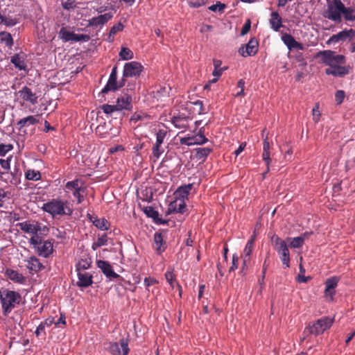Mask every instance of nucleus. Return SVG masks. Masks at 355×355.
Segmentation results:
<instances>
[{"instance_id": "39", "label": "nucleus", "mask_w": 355, "mask_h": 355, "mask_svg": "<svg viewBox=\"0 0 355 355\" xmlns=\"http://www.w3.org/2000/svg\"><path fill=\"white\" fill-rule=\"evenodd\" d=\"M91 263L90 259H81L76 264V270L84 271L88 269L90 267Z\"/></svg>"}, {"instance_id": "6", "label": "nucleus", "mask_w": 355, "mask_h": 355, "mask_svg": "<svg viewBox=\"0 0 355 355\" xmlns=\"http://www.w3.org/2000/svg\"><path fill=\"white\" fill-rule=\"evenodd\" d=\"M345 9V5L340 0H333L328 3L327 9L324 11L323 16L336 22L341 21V14Z\"/></svg>"}, {"instance_id": "55", "label": "nucleus", "mask_w": 355, "mask_h": 355, "mask_svg": "<svg viewBox=\"0 0 355 355\" xmlns=\"http://www.w3.org/2000/svg\"><path fill=\"white\" fill-rule=\"evenodd\" d=\"M225 6L220 2H217L216 4L211 5L209 7V9L213 12H221L224 10Z\"/></svg>"}, {"instance_id": "59", "label": "nucleus", "mask_w": 355, "mask_h": 355, "mask_svg": "<svg viewBox=\"0 0 355 355\" xmlns=\"http://www.w3.org/2000/svg\"><path fill=\"white\" fill-rule=\"evenodd\" d=\"M250 27H251L250 20L248 19L247 21L244 24V25L242 27V29L241 31V35H245V34H247L249 32Z\"/></svg>"}, {"instance_id": "19", "label": "nucleus", "mask_w": 355, "mask_h": 355, "mask_svg": "<svg viewBox=\"0 0 355 355\" xmlns=\"http://www.w3.org/2000/svg\"><path fill=\"white\" fill-rule=\"evenodd\" d=\"M132 96L128 94L118 97L115 104L116 110H130L132 107Z\"/></svg>"}, {"instance_id": "47", "label": "nucleus", "mask_w": 355, "mask_h": 355, "mask_svg": "<svg viewBox=\"0 0 355 355\" xmlns=\"http://www.w3.org/2000/svg\"><path fill=\"white\" fill-rule=\"evenodd\" d=\"M164 151V150L162 148V146L154 144L152 148V153L153 157L155 158V162L160 157Z\"/></svg>"}, {"instance_id": "25", "label": "nucleus", "mask_w": 355, "mask_h": 355, "mask_svg": "<svg viewBox=\"0 0 355 355\" xmlns=\"http://www.w3.org/2000/svg\"><path fill=\"white\" fill-rule=\"evenodd\" d=\"M78 272V280L76 283L77 286L79 287H88L90 286L92 281V275L86 272L85 271H77Z\"/></svg>"}, {"instance_id": "43", "label": "nucleus", "mask_w": 355, "mask_h": 355, "mask_svg": "<svg viewBox=\"0 0 355 355\" xmlns=\"http://www.w3.org/2000/svg\"><path fill=\"white\" fill-rule=\"evenodd\" d=\"M288 240H290L289 245L292 248H300L302 247L304 244L303 239L300 236L294 237L292 239L288 238Z\"/></svg>"}, {"instance_id": "52", "label": "nucleus", "mask_w": 355, "mask_h": 355, "mask_svg": "<svg viewBox=\"0 0 355 355\" xmlns=\"http://www.w3.org/2000/svg\"><path fill=\"white\" fill-rule=\"evenodd\" d=\"M312 113H313V120L315 123H318L320 120V117L321 115V113L319 110V104L318 103L315 104V106L313 107V108L312 110Z\"/></svg>"}, {"instance_id": "35", "label": "nucleus", "mask_w": 355, "mask_h": 355, "mask_svg": "<svg viewBox=\"0 0 355 355\" xmlns=\"http://www.w3.org/2000/svg\"><path fill=\"white\" fill-rule=\"evenodd\" d=\"M196 157L199 160H205L209 153L212 151V148L209 147L198 148L196 149Z\"/></svg>"}, {"instance_id": "3", "label": "nucleus", "mask_w": 355, "mask_h": 355, "mask_svg": "<svg viewBox=\"0 0 355 355\" xmlns=\"http://www.w3.org/2000/svg\"><path fill=\"white\" fill-rule=\"evenodd\" d=\"M21 295L15 291L4 290L0 293V302L3 315L8 316L21 302Z\"/></svg>"}, {"instance_id": "9", "label": "nucleus", "mask_w": 355, "mask_h": 355, "mask_svg": "<svg viewBox=\"0 0 355 355\" xmlns=\"http://www.w3.org/2000/svg\"><path fill=\"white\" fill-rule=\"evenodd\" d=\"M117 67L115 66L112 68L109 79L105 86L102 89L101 93L105 94L110 91H116L119 88L122 87L125 85V79L123 78L120 80L119 83H117Z\"/></svg>"}, {"instance_id": "18", "label": "nucleus", "mask_w": 355, "mask_h": 355, "mask_svg": "<svg viewBox=\"0 0 355 355\" xmlns=\"http://www.w3.org/2000/svg\"><path fill=\"white\" fill-rule=\"evenodd\" d=\"M187 210L186 202H183L182 200H178L175 198L174 200L171 202L168 205V207L166 214L167 215L174 214V213H180L184 214Z\"/></svg>"}, {"instance_id": "29", "label": "nucleus", "mask_w": 355, "mask_h": 355, "mask_svg": "<svg viewBox=\"0 0 355 355\" xmlns=\"http://www.w3.org/2000/svg\"><path fill=\"white\" fill-rule=\"evenodd\" d=\"M192 189V184H189L184 186L180 187L175 192V198L178 200H182L185 202V199H187L189 192Z\"/></svg>"}, {"instance_id": "60", "label": "nucleus", "mask_w": 355, "mask_h": 355, "mask_svg": "<svg viewBox=\"0 0 355 355\" xmlns=\"http://www.w3.org/2000/svg\"><path fill=\"white\" fill-rule=\"evenodd\" d=\"M238 261H239V257L236 254H234L232 256V266L230 268L229 271L232 272L234 271L238 268Z\"/></svg>"}, {"instance_id": "51", "label": "nucleus", "mask_w": 355, "mask_h": 355, "mask_svg": "<svg viewBox=\"0 0 355 355\" xmlns=\"http://www.w3.org/2000/svg\"><path fill=\"white\" fill-rule=\"evenodd\" d=\"M165 278L166 281L168 282V284L173 287L174 285V280H175V275L173 274V269H168L166 273H165Z\"/></svg>"}, {"instance_id": "34", "label": "nucleus", "mask_w": 355, "mask_h": 355, "mask_svg": "<svg viewBox=\"0 0 355 355\" xmlns=\"http://www.w3.org/2000/svg\"><path fill=\"white\" fill-rule=\"evenodd\" d=\"M6 274L9 279L15 282L23 283L25 281V277L16 270H7Z\"/></svg>"}, {"instance_id": "22", "label": "nucleus", "mask_w": 355, "mask_h": 355, "mask_svg": "<svg viewBox=\"0 0 355 355\" xmlns=\"http://www.w3.org/2000/svg\"><path fill=\"white\" fill-rule=\"evenodd\" d=\"M10 62L19 71H26L27 64L24 53H15L10 58Z\"/></svg>"}, {"instance_id": "36", "label": "nucleus", "mask_w": 355, "mask_h": 355, "mask_svg": "<svg viewBox=\"0 0 355 355\" xmlns=\"http://www.w3.org/2000/svg\"><path fill=\"white\" fill-rule=\"evenodd\" d=\"M41 173L39 171L28 169L25 172V178L28 180L37 181L41 179Z\"/></svg>"}, {"instance_id": "7", "label": "nucleus", "mask_w": 355, "mask_h": 355, "mask_svg": "<svg viewBox=\"0 0 355 355\" xmlns=\"http://www.w3.org/2000/svg\"><path fill=\"white\" fill-rule=\"evenodd\" d=\"M84 190L85 189L83 187V183L79 179L67 182L64 187V191L67 193V197L70 198V194H71L77 199L78 204H80L84 200V196L83 194Z\"/></svg>"}, {"instance_id": "33", "label": "nucleus", "mask_w": 355, "mask_h": 355, "mask_svg": "<svg viewBox=\"0 0 355 355\" xmlns=\"http://www.w3.org/2000/svg\"><path fill=\"white\" fill-rule=\"evenodd\" d=\"M0 42L9 49H11L13 46V39L11 34L6 31L0 32Z\"/></svg>"}, {"instance_id": "64", "label": "nucleus", "mask_w": 355, "mask_h": 355, "mask_svg": "<svg viewBox=\"0 0 355 355\" xmlns=\"http://www.w3.org/2000/svg\"><path fill=\"white\" fill-rule=\"evenodd\" d=\"M157 283V280L153 278L146 277L144 279V285L148 288L155 284Z\"/></svg>"}, {"instance_id": "32", "label": "nucleus", "mask_w": 355, "mask_h": 355, "mask_svg": "<svg viewBox=\"0 0 355 355\" xmlns=\"http://www.w3.org/2000/svg\"><path fill=\"white\" fill-rule=\"evenodd\" d=\"M125 28V26L121 23L119 22L114 24L111 28L106 38V41L107 42L112 43L114 41L115 35L121 31H123Z\"/></svg>"}, {"instance_id": "40", "label": "nucleus", "mask_w": 355, "mask_h": 355, "mask_svg": "<svg viewBox=\"0 0 355 355\" xmlns=\"http://www.w3.org/2000/svg\"><path fill=\"white\" fill-rule=\"evenodd\" d=\"M214 62V69L212 72V75L214 76V77H218V78H220L223 73V71L225 69H223V68H221L220 66H221V64H222V62L219 60H214L213 61Z\"/></svg>"}, {"instance_id": "48", "label": "nucleus", "mask_w": 355, "mask_h": 355, "mask_svg": "<svg viewBox=\"0 0 355 355\" xmlns=\"http://www.w3.org/2000/svg\"><path fill=\"white\" fill-rule=\"evenodd\" d=\"M154 241L157 245V250L159 252L164 250L162 249V243H163V236L161 233H155L154 235Z\"/></svg>"}, {"instance_id": "42", "label": "nucleus", "mask_w": 355, "mask_h": 355, "mask_svg": "<svg viewBox=\"0 0 355 355\" xmlns=\"http://www.w3.org/2000/svg\"><path fill=\"white\" fill-rule=\"evenodd\" d=\"M149 118V116L141 111L135 112L130 118V121L133 122L143 121Z\"/></svg>"}, {"instance_id": "8", "label": "nucleus", "mask_w": 355, "mask_h": 355, "mask_svg": "<svg viewBox=\"0 0 355 355\" xmlns=\"http://www.w3.org/2000/svg\"><path fill=\"white\" fill-rule=\"evenodd\" d=\"M334 322V320L329 317H322L312 324H309V326L306 328L305 331L306 330L311 334L315 336H318L322 334L327 329H329Z\"/></svg>"}, {"instance_id": "2", "label": "nucleus", "mask_w": 355, "mask_h": 355, "mask_svg": "<svg viewBox=\"0 0 355 355\" xmlns=\"http://www.w3.org/2000/svg\"><path fill=\"white\" fill-rule=\"evenodd\" d=\"M42 209L49 214L53 218L62 216H71L73 210L67 200L59 198H53L43 204Z\"/></svg>"}, {"instance_id": "14", "label": "nucleus", "mask_w": 355, "mask_h": 355, "mask_svg": "<svg viewBox=\"0 0 355 355\" xmlns=\"http://www.w3.org/2000/svg\"><path fill=\"white\" fill-rule=\"evenodd\" d=\"M60 35L61 39L64 42H88L90 40V37L88 35L76 34L73 32L69 31L64 28L60 29Z\"/></svg>"}, {"instance_id": "21", "label": "nucleus", "mask_w": 355, "mask_h": 355, "mask_svg": "<svg viewBox=\"0 0 355 355\" xmlns=\"http://www.w3.org/2000/svg\"><path fill=\"white\" fill-rule=\"evenodd\" d=\"M113 17L111 12L100 15L97 17H92L88 20V26H103Z\"/></svg>"}, {"instance_id": "37", "label": "nucleus", "mask_w": 355, "mask_h": 355, "mask_svg": "<svg viewBox=\"0 0 355 355\" xmlns=\"http://www.w3.org/2000/svg\"><path fill=\"white\" fill-rule=\"evenodd\" d=\"M0 23L7 26H13L17 23L16 18L11 16H5L0 13Z\"/></svg>"}, {"instance_id": "27", "label": "nucleus", "mask_w": 355, "mask_h": 355, "mask_svg": "<svg viewBox=\"0 0 355 355\" xmlns=\"http://www.w3.org/2000/svg\"><path fill=\"white\" fill-rule=\"evenodd\" d=\"M26 267L28 270L37 272L44 268L39 259L33 256L26 260Z\"/></svg>"}, {"instance_id": "57", "label": "nucleus", "mask_w": 355, "mask_h": 355, "mask_svg": "<svg viewBox=\"0 0 355 355\" xmlns=\"http://www.w3.org/2000/svg\"><path fill=\"white\" fill-rule=\"evenodd\" d=\"M207 0H190L189 4L193 8H199L206 3Z\"/></svg>"}, {"instance_id": "16", "label": "nucleus", "mask_w": 355, "mask_h": 355, "mask_svg": "<svg viewBox=\"0 0 355 355\" xmlns=\"http://www.w3.org/2000/svg\"><path fill=\"white\" fill-rule=\"evenodd\" d=\"M207 141V138H206L205 135L201 133V130H200V133L197 135L192 137H185L180 139V144L186 146L202 145Z\"/></svg>"}, {"instance_id": "63", "label": "nucleus", "mask_w": 355, "mask_h": 355, "mask_svg": "<svg viewBox=\"0 0 355 355\" xmlns=\"http://www.w3.org/2000/svg\"><path fill=\"white\" fill-rule=\"evenodd\" d=\"M76 0H67L62 3V6L65 9H70L74 7Z\"/></svg>"}, {"instance_id": "11", "label": "nucleus", "mask_w": 355, "mask_h": 355, "mask_svg": "<svg viewBox=\"0 0 355 355\" xmlns=\"http://www.w3.org/2000/svg\"><path fill=\"white\" fill-rule=\"evenodd\" d=\"M355 38V31L352 28L344 29L337 34L331 35L327 41V44H336L340 42H351Z\"/></svg>"}, {"instance_id": "56", "label": "nucleus", "mask_w": 355, "mask_h": 355, "mask_svg": "<svg viewBox=\"0 0 355 355\" xmlns=\"http://www.w3.org/2000/svg\"><path fill=\"white\" fill-rule=\"evenodd\" d=\"M101 108H102L103 111L107 114H110L114 112V111H117L116 109L115 105L105 104V105H103Z\"/></svg>"}, {"instance_id": "10", "label": "nucleus", "mask_w": 355, "mask_h": 355, "mask_svg": "<svg viewBox=\"0 0 355 355\" xmlns=\"http://www.w3.org/2000/svg\"><path fill=\"white\" fill-rule=\"evenodd\" d=\"M112 355H128L129 353L128 340L122 338L119 343H110L105 347Z\"/></svg>"}, {"instance_id": "44", "label": "nucleus", "mask_w": 355, "mask_h": 355, "mask_svg": "<svg viewBox=\"0 0 355 355\" xmlns=\"http://www.w3.org/2000/svg\"><path fill=\"white\" fill-rule=\"evenodd\" d=\"M282 40L289 50H292V46L295 41V38L290 34L285 33L282 36Z\"/></svg>"}, {"instance_id": "23", "label": "nucleus", "mask_w": 355, "mask_h": 355, "mask_svg": "<svg viewBox=\"0 0 355 355\" xmlns=\"http://www.w3.org/2000/svg\"><path fill=\"white\" fill-rule=\"evenodd\" d=\"M20 97L26 102L30 103L32 105H35L37 102V96L36 94L33 93L29 87L24 86L22 89L19 91Z\"/></svg>"}, {"instance_id": "41", "label": "nucleus", "mask_w": 355, "mask_h": 355, "mask_svg": "<svg viewBox=\"0 0 355 355\" xmlns=\"http://www.w3.org/2000/svg\"><path fill=\"white\" fill-rule=\"evenodd\" d=\"M338 282H339V278L336 276L331 277L330 278L327 279L324 282L326 288L335 290V288L338 286Z\"/></svg>"}, {"instance_id": "45", "label": "nucleus", "mask_w": 355, "mask_h": 355, "mask_svg": "<svg viewBox=\"0 0 355 355\" xmlns=\"http://www.w3.org/2000/svg\"><path fill=\"white\" fill-rule=\"evenodd\" d=\"M282 40L289 50H292V46L295 41V38L290 34L285 33L282 36Z\"/></svg>"}, {"instance_id": "58", "label": "nucleus", "mask_w": 355, "mask_h": 355, "mask_svg": "<svg viewBox=\"0 0 355 355\" xmlns=\"http://www.w3.org/2000/svg\"><path fill=\"white\" fill-rule=\"evenodd\" d=\"M336 293L335 290L328 289L325 288L324 295L328 301L331 302L334 300V296Z\"/></svg>"}, {"instance_id": "1", "label": "nucleus", "mask_w": 355, "mask_h": 355, "mask_svg": "<svg viewBox=\"0 0 355 355\" xmlns=\"http://www.w3.org/2000/svg\"><path fill=\"white\" fill-rule=\"evenodd\" d=\"M322 55L323 63L329 66L325 69L327 75L343 77L349 73V67L344 66L346 63V59L344 55H337L331 51H323Z\"/></svg>"}, {"instance_id": "20", "label": "nucleus", "mask_w": 355, "mask_h": 355, "mask_svg": "<svg viewBox=\"0 0 355 355\" xmlns=\"http://www.w3.org/2000/svg\"><path fill=\"white\" fill-rule=\"evenodd\" d=\"M87 216L89 221L98 230L102 231L109 230L110 224L105 218H98L90 214H87Z\"/></svg>"}, {"instance_id": "30", "label": "nucleus", "mask_w": 355, "mask_h": 355, "mask_svg": "<svg viewBox=\"0 0 355 355\" xmlns=\"http://www.w3.org/2000/svg\"><path fill=\"white\" fill-rule=\"evenodd\" d=\"M270 27L275 31H278L282 26V19L277 12H272L269 19Z\"/></svg>"}, {"instance_id": "49", "label": "nucleus", "mask_w": 355, "mask_h": 355, "mask_svg": "<svg viewBox=\"0 0 355 355\" xmlns=\"http://www.w3.org/2000/svg\"><path fill=\"white\" fill-rule=\"evenodd\" d=\"M166 136V132L164 130H159L156 133V141H155V144L162 146Z\"/></svg>"}, {"instance_id": "26", "label": "nucleus", "mask_w": 355, "mask_h": 355, "mask_svg": "<svg viewBox=\"0 0 355 355\" xmlns=\"http://www.w3.org/2000/svg\"><path fill=\"white\" fill-rule=\"evenodd\" d=\"M144 212L145 214L151 218L153 221L158 225H164L166 223V221L159 217V213L153 207L148 206L144 208Z\"/></svg>"}, {"instance_id": "46", "label": "nucleus", "mask_w": 355, "mask_h": 355, "mask_svg": "<svg viewBox=\"0 0 355 355\" xmlns=\"http://www.w3.org/2000/svg\"><path fill=\"white\" fill-rule=\"evenodd\" d=\"M343 14L344 15L345 19L347 21L355 20V9L350 8H346L343 10Z\"/></svg>"}, {"instance_id": "4", "label": "nucleus", "mask_w": 355, "mask_h": 355, "mask_svg": "<svg viewBox=\"0 0 355 355\" xmlns=\"http://www.w3.org/2000/svg\"><path fill=\"white\" fill-rule=\"evenodd\" d=\"M29 243L38 255L44 258L49 257L53 251L52 242L49 240L43 241L38 236H32Z\"/></svg>"}, {"instance_id": "24", "label": "nucleus", "mask_w": 355, "mask_h": 355, "mask_svg": "<svg viewBox=\"0 0 355 355\" xmlns=\"http://www.w3.org/2000/svg\"><path fill=\"white\" fill-rule=\"evenodd\" d=\"M171 121L175 128L184 130L189 127V118L183 115L173 116Z\"/></svg>"}, {"instance_id": "38", "label": "nucleus", "mask_w": 355, "mask_h": 355, "mask_svg": "<svg viewBox=\"0 0 355 355\" xmlns=\"http://www.w3.org/2000/svg\"><path fill=\"white\" fill-rule=\"evenodd\" d=\"M119 55L123 60H129L134 58L133 52L129 48L123 46L121 47Z\"/></svg>"}, {"instance_id": "5", "label": "nucleus", "mask_w": 355, "mask_h": 355, "mask_svg": "<svg viewBox=\"0 0 355 355\" xmlns=\"http://www.w3.org/2000/svg\"><path fill=\"white\" fill-rule=\"evenodd\" d=\"M272 241L274 243V249L277 252L283 266L289 268L291 259L286 242L277 236L272 237Z\"/></svg>"}, {"instance_id": "13", "label": "nucleus", "mask_w": 355, "mask_h": 355, "mask_svg": "<svg viewBox=\"0 0 355 355\" xmlns=\"http://www.w3.org/2000/svg\"><path fill=\"white\" fill-rule=\"evenodd\" d=\"M20 230L25 233L33 234L36 236L39 232H42L46 227L43 228L42 224L37 221H24L17 224Z\"/></svg>"}, {"instance_id": "28", "label": "nucleus", "mask_w": 355, "mask_h": 355, "mask_svg": "<svg viewBox=\"0 0 355 355\" xmlns=\"http://www.w3.org/2000/svg\"><path fill=\"white\" fill-rule=\"evenodd\" d=\"M39 122L37 116L30 115L23 119H21L17 123V125L19 130H21L25 127H28L35 125Z\"/></svg>"}, {"instance_id": "62", "label": "nucleus", "mask_w": 355, "mask_h": 355, "mask_svg": "<svg viewBox=\"0 0 355 355\" xmlns=\"http://www.w3.org/2000/svg\"><path fill=\"white\" fill-rule=\"evenodd\" d=\"M10 158H8L7 159H0V164L1 167L5 170H9L10 168Z\"/></svg>"}, {"instance_id": "12", "label": "nucleus", "mask_w": 355, "mask_h": 355, "mask_svg": "<svg viewBox=\"0 0 355 355\" xmlns=\"http://www.w3.org/2000/svg\"><path fill=\"white\" fill-rule=\"evenodd\" d=\"M143 69V66L138 62L132 61L127 62L123 67V77L125 78L139 76Z\"/></svg>"}, {"instance_id": "54", "label": "nucleus", "mask_w": 355, "mask_h": 355, "mask_svg": "<svg viewBox=\"0 0 355 355\" xmlns=\"http://www.w3.org/2000/svg\"><path fill=\"white\" fill-rule=\"evenodd\" d=\"M345 96V92L343 90H338L335 94V100L337 104H340L343 103Z\"/></svg>"}, {"instance_id": "50", "label": "nucleus", "mask_w": 355, "mask_h": 355, "mask_svg": "<svg viewBox=\"0 0 355 355\" xmlns=\"http://www.w3.org/2000/svg\"><path fill=\"white\" fill-rule=\"evenodd\" d=\"M105 127L106 124L104 123L103 125H98L96 128V133L102 138H106L108 135V133L105 131Z\"/></svg>"}, {"instance_id": "53", "label": "nucleus", "mask_w": 355, "mask_h": 355, "mask_svg": "<svg viewBox=\"0 0 355 355\" xmlns=\"http://www.w3.org/2000/svg\"><path fill=\"white\" fill-rule=\"evenodd\" d=\"M13 148L11 144H0V156H5L7 153Z\"/></svg>"}, {"instance_id": "61", "label": "nucleus", "mask_w": 355, "mask_h": 355, "mask_svg": "<svg viewBox=\"0 0 355 355\" xmlns=\"http://www.w3.org/2000/svg\"><path fill=\"white\" fill-rule=\"evenodd\" d=\"M100 247L107 245V236L106 234H103L101 236H99L96 241Z\"/></svg>"}, {"instance_id": "17", "label": "nucleus", "mask_w": 355, "mask_h": 355, "mask_svg": "<svg viewBox=\"0 0 355 355\" xmlns=\"http://www.w3.org/2000/svg\"><path fill=\"white\" fill-rule=\"evenodd\" d=\"M96 265L97 267L101 270L102 272L105 275L107 278L111 279L120 277V275L114 271L112 266L108 261L98 260L96 261Z\"/></svg>"}, {"instance_id": "15", "label": "nucleus", "mask_w": 355, "mask_h": 355, "mask_svg": "<svg viewBox=\"0 0 355 355\" xmlns=\"http://www.w3.org/2000/svg\"><path fill=\"white\" fill-rule=\"evenodd\" d=\"M259 43L257 39L252 37L247 44L241 46L239 52L243 57L254 55L258 51Z\"/></svg>"}, {"instance_id": "31", "label": "nucleus", "mask_w": 355, "mask_h": 355, "mask_svg": "<svg viewBox=\"0 0 355 355\" xmlns=\"http://www.w3.org/2000/svg\"><path fill=\"white\" fill-rule=\"evenodd\" d=\"M253 241L252 240H249L245 245V247L243 250V268H245L248 266L250 261V255L252 254L253 250Z\"/></svg>"}]
</instances>
